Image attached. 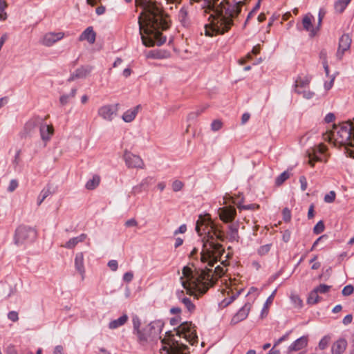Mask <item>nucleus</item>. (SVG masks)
<instances>
[{
    "instance_id": "0e129e2a",
    "label": "nucleus",
    "mask_w": 354,
    "mask_h": 354,
    "mask_svg": "<svg viewBox=\"0 0 354 354\" xmlns=\"http://www.w3.org/2000/svg\"><path fill=\"white\" fill-rule=\"evenodd\" d=\"M353 320V316L352 315L349 314L344 317V318L342 320V322L344 325H348L352 322Z\"/></svg>"
},
{
    "instance_id": "f8f14e48",
    "label": "nucleus",
    "mask_w": 354,
    "mask_h": 354,
    "mask_svg": "<svg viewBox=\"0 0 354 354\" xmlns=\"http://www.w3.org/2000/svg\"><path fill=\"white\" fill-rule=\"evenodd\" d=\"M351 38L348 34H344L339 38V46L336 53L337 59H341L344 53L348 50L351 44Z\"/></svg>"
},
{
    "instance_id": "9b49d317",
    "label": "nucleus",
    "mask_w": 354,
    "mask_h": 354,
    "mask_svg": "<svg viewBox=\"0 0 354 354\" xmlns=\"http://www.w3.org/2000/svg\"><path fill=\"white\" fill-rule=\"evenodd\" d=\"M239 223H231L227 225V232L225 233V241L230 242H239L240 236L239 234Z\"/></svg>"
},
{
    "instance_id": "7ed1b4c3",
    "label": "nucleus",
    "mask_w": 354,
    "mask_h": 354,
    "mask_svg": "<svg viewBox=\"0 0 354 354\" xmlns=\"http://www.w3.org/2000/svg\"><path fill=\"white\" fill-rule=\"evenodd\" d=\"M324 140H334L345 146L346 156L354 158V126L350 122L334 125L330 132L324 136Z\"/></svg>"
},
{
    "instance_id": "680f3d73",
    "label": "nucleus",
    "mask_w": 354,
    "mask_h": 354,
    "mask_svg": "<svg viewBox=\"0 0 354 354\" xmlns=\"http://www.w3.org/2000/svg\"><path fill=\"white\" fill-rule=\"evenodd\" d=\"M187 230V226L185 224L181 225L177 230L174 231V235L178 234V233H185Z\"/></svg>"
},
{
    "instance_id": "79ce46f5",
    "label": "nucleus",
    "mask_w": 354,
    "mask_h": 354,
    "mask_svg": "<svg viewBox=\"0 0 354 354\" xmlns=\"http://www.w3.org/2000/svg\"><path fill=\"white\" fill-rule=\"evenodd\" d=\"M223 127V122L220 120H214L211 124V129L213 131L220 130Z\"/></svg>"
},
{
    "instance_id": "7c9ffc66",
    "label": "nucleus",
    "mask_w": 354,
    "mask_h": 354,
    "mask_svg": "<svg viewBox=\"0 0 354 354\" xmlns=\"http://www.w3.org/2000/svg\"><path fill=\"white\" fill-rule=\"evenodd\" d=\"M318 292L316 291V290L314 288L313 290H312L307 299V302L309 304H315L319 301V297L318 295Z\"/></svg>"
},
{
    "instance_id": "58836bf2",
    "label": "nucleus",
    "mask_w": 354,
    "mask_h": 354,
    "mask_svg": "<svg viewBox=\"0 0 354 354\" xmlns=\"http://www.w3.org/2000/svg\"><path fill=\"white\" fill-rule=\"evenodd\" d=\"M237 205V207L240 209H256L259 207V205L257 204H249V205H241L240 203H235Z\"/></svg>"
},
{
    "instance_id": "6ab92c4d",
    "label": "nucleus",
    "mask_w": 354,
    "mask_h": 354,
    "mask_svg": "<svg viewBox=\"0 0 354 354\" xmlns=\"http://www.w3.org/2000/svg\"><path fill=\"white\" fill-rule=\"evenodd\" d=\"M39 131L41 140L46 142L50 140L54 132V129L52 125L42 123L39 127Z\"/></svg>"
},
{
    "instance_id": "052dcab7",
    "label": "nucleus",
    "mask_w": 354,
    "mask_h": 354,
    "mask_svg": "<svg viewBox=\"0 0 354 354\" xmlns=\"http://www.w3.org/2000/svg\"><path fill=\"white\" fill-rule=\"evenodd\" d=\"M143 190V187L140 186V184H138L133 187L132 193L133 194H137L141 193Z\"/></svg>"
},
{
    "instance_id": "1a4fd4ad",
    "label": "nucleus",
    "mask_w": 354,
    "mask_h": 354,
    "mask_svg": "<svg viewBox=\"0 0 354 354\" xmlns=\"http://www.w3.org/2000/svg\"><path fill=\"white\" fill-rule=\"evenodd\" d=\"M124 158L126 165L129 168L143 169L145 167V163L142 159L137 155L125 151Z\"/></svg>"
},
{
    "instance_id": "bf43d9fd",
    "label": "nucleus",
    "mask_w": 354,
    "mask_h": 354,
    "mask_svg": "<svg viewBox=\"0 0 354 354\" xmlns=\"http://www.w3.org/2000/svg\"><path fill=\"white\" fill-rule=\"evenodd\" d=\"M6 354H18L14 345H9L6 348Z\"/></svg>"
},
{
    "instance_id": "49530a36",
    "label": "nucleus",
    "mask_w": 354,
    "mask_h": 354,
    "mask_svg": "<svg viewBox=\"0 0 354 354\" xmlns=\"http://www.w3.org/2000/svg\"><path fill=\"white\" fill-rule=\"evenodd\" d=\"M354 288L352 285H347L343 288L342 293L344 296H349L353 294Z\"/></svg>"
},
{
    "instance_id": "20e7f679",
    "label": "nucleus",
    "mask_w": 354,
    "mask_h": 354,
    "mask_svg": "<svg viewBox=\"0 0 354 354\" xmlns=\"http://www.w3.org/2000/svg\"><path fill=\"white\" fill-rule=\"evenodd\" d=\"M163 326L164 323L160 320L151 322L139 332L137 336L138 342L142 346H145L151 342H156L158 339L161 338L160 334Z\"/></svg>"
},
{
    "instance_id": "4be33fe9",
    "label": "nucleus",
    "mask_w": 354,
    "mask_h": 354,
    "mask_svg": "<svg viewBox=\"0 0 354 354\" xmlns=\"http://www.w3.org/2000/svg\"><path fill=\"white\" fill-rule=\"evenodd\" d=\"M308 339L306 337H301L293 342L288 347V351H299L307 346Z\"/></svg>"
},
{
    "instance_id": "2f4dec72",
    "label": "nucleus",
    "mask_w": 354,
    "mask_h": 354,
    "mask_svg": "<svg viewBox=\"0 0 354 354\" xmlns=\"http://www.w3.org/2000/svg\"><path fill=\"white\" fill-rule=\"evenodd\" d=\"M181 303L184 304V306L189 313H192L194 311L195 305L192 303L189 298L183 297Z\"/></svg>"
},
{
    "instance_id": "4468645a",
    "label": "nucleus",
    "mask_w": 354,
    "mask_h": 354,
    "mask_svg": "<svg viewBox=\"0 0 354 354\" xmlns=\"http://www.w3.org/2000/svg\"><path fill=\"white\" fill-rule=\"evenodd\" d=\"M92 70L93 66H82L75 71V72L71 75L68 80L71 82L77 78H85L91 73Z\"/></svg>"
},
{
    "instance_id": "c756f323",
    "label": "nucleus",
    "mask_w": 354,
    "mask_h": 354,
    "mask_svg": "<svg viewBox=\"0 0 354 354\" xmlns=\"http://www.w3.org/2000/svg\"><path fill=\"white\" fill-rule=\"evenodd\" d=\"M100 181V178L98 176H93L91 179L86 182L85 187L88 190H93L99 185Z\"/></svg>"
},
{
    "instance_id": "b1692460",
    "label": "nucleus",
    "mask_w": 354,
    "mask_h": 354,
    "mask_svg": "<svg viewBox=\"0 0 354 354\" xmlns=\"http://www.w3.org/2000/svg\"><path fill=\"white\" fill-rule=\"evenodd\" d=\"M311 81V77L309 76H299L295 82V88H299L300 89L302 88H308L309 84Z\"/></svg>"
},
{
    "instance_id": "4c0bfd02",
    "label": "nucleus",
    "mask_w": 354,
    "mask_h": 354,
    "mask_svg": "<svg viewBox=\"0 0 354 354\" xmlns=\"http://www.w3.org/2000/svg\"><path fill=\"white\" fill-rule=\"evenodd\" d=\"M290 299L292 302L293 303L295 307L301 308L302 307L303 303L302 300L300 299V297L297 295H292L290 296Z\"/></svg>"
},
{
    "instance_id": "13d9d810",
    "label": "nucleus",
    "mask_w": 354,
    "mask_h": 354,
    "mask_svg": "<svg viewBox=\"0 0 354 354\" xmlns=\"http://www.w3.org/2000/svg\"><path fill=\"white\" fill-rule=\"evenodd\" d=\"M137 225H138V222L134 218L129 219V220H127L125 222V226L127 227H135V226H137Z\"/></svg>"
},
{
    "instance_id": "0eeeda50",
    "label": "nucleus",
    "mask_w": 354,
    "mask_h": 354,
    "mask_svg": "<svg viewBox=\"0 0 354 354\" xmlns=\"http://www.w3.org/2000/svg\"><path fill=\"white\" fill-rule=\"evenodd\" d=\"M161 342L163 344L161 350L165 351L167 354H181L182 351L188 348L187 345L179 343L178 341L174 339L167 341L164 338L161 340Z\"/></svg>"
},
{
    "instance_id": "603ef678",
    "label": "nucleus",
    "mask_w": 354,
    "mask_h": 354,
    "mask_svg": "<svg viewBox=\"0 0 354 354\" xmlns=\"http://www.w3.org/2000/svg\"><path fill=\"white\" fill-rule=\"evenodd\" d=\"M283 220L285 221H289L291 218V212L290 209L287 207L284 208L283 209Z\"/></svg>"
},
{
    "instance_id": "a878e982",
    "label": "nucleus",
    "mask_w": 354,
    "mask_h": 354,
    "mask_svg": "<svg viewBox=\"0 0 354 354\" xmlns=\"http://www.w3.org/2000/svg\"><path fill=\"white\" fill-rule=\"evenodd\" d=\"M140 109V105L136 106L133 109H129L125 111L122 115V120L126 122H132L136 115L138 114V109Z\"/></svg>"
},
{
    "instance_id": "a211bd4d",
    "label": "nucleus",
    "mask_w": 354,
    "mask_h": 354,
    "mask_svg": "<svg viewBox=\"0 0 354 354\" xmlns=\"http://www.w3.org/2000/svg\"><path fill=\"white\" fill-rule=\"evenodd\" d=\"M347 347V341L341 337L335 341L331 346V354H342Z\"/></svg>"
},
{
    "instance_id": "412c9836",
    "label": "nucleus",
    "mask_w": 354,
    "mask_h": 354,
    "mask_svg": "<svg viewBox=\"0 0 354 354\" xmlns=\"http://www.w3.org/2000/svg\"><path fill=\"white\" fill-rule=\"evenodd\" d=\"M75 267L81 275L82 279L84 280L85 277V268L84 264V254L82 252L76 254L75 257Z\"/></svg>"
},
{
    "instance_id": "e2e57ef3",
    "label": "nucleus",
    "mask_w": 354,
    "mask_h": 354,
    "mask_svg": "<svg viewBox=\"0 0 354 354\" xmlns=\"http://www.w3.org/2000/svg\"><path fill=\"white\" fill-rule=\"evenodd\" d=\"M290 332H288L286 333L284 335H283L281 337H280L279 339H277V341L274 343V347H275L276 346H277L278 344H279L281 342H282L283 341H285L288 339V336H289V334H290Z\"/></svg>"
},
{
    "instance_id": "f704fd0d",
    "label": "nucleus",
    "mask_w": 354,
    "mask_h": 354,
    "mask_svg": "<svg viewBox=\"0 0 354 354\" xmlns=\"http://www.w3.org/2000/svg\"><path fill=\"white\" fill-rule=\"evenodd\" d=\"M132 322H133V333L136 334V336H138V335L139 334V332L141 331V329L140 328V326L141 324L140 319L138 318V317L135 316L132 319Z\"/></svg>"
},
{
    "instance_id": "2eb2a0df",
    "label": "nucleus",
    "mask_w": 354,
    "mask_h": 354,
    "mask_svg": "<svg viewBox=\"0 0 354 354\" xmlns=\"http://www.w3.org/2000/svg\"><path fill=\"white\" fill-rule=\"evenodd\" d=\"M37 120L35 119H31L28 120L24 125V129L19 133V137L21 138H26L30 136L35 131L37 126Z\"/></svg>"
},
{
    "instance_id": "6e6d98bb",
    "label": "nucleus",
    "mask_w": 354,
    "mask_h": 354,
    "mask_svg": "<svg viewBox=\"0 0 354 354\" xmlns=\"http://www.w3.org/2000/svg\"><path fill=\"white\" fill-rule=\"evenodd\" d=\"M108 266L112 271H116L118 268V263L116 260H110L108 262Z\"/></svg>"
},
{
    "instance_id": "473e14b6",
    "label": "nucleus",
    "mask_w": 354,
    "mask_h": 354,
    "mask_svg": "<svg viewBox=\"0 0 354 354\" xmlns=\"http://www.w3.org/2000/svg\"><path fill=\"white\" fill-rule=\"evenodd\" d=\"M276 292H277V290H274L272 292V293L266 299L264 306L262 309V313H261L262 315H263L264 313H266V314L268 313V306L272 303Z\"/></svg>"
},
{
    "instance_id": "f257e3e1",
    "label": "nucleus",
    "mask_w": 354,
    "mask_h": 354,
    "mask_svg": "<svg viewBox=\"0 0 354 354\" xmlns=\"http://www.w3.org/2000/svg\"><path fill=\"white\" fill-rule=\"evenodd\" d=\"M196 231L200 236L206 234L203 239L201 256V261L207 263V266L204 269L195 268L194 270L185 266L180 279L187 294L197 297L198 295L206 292L218 278L225 274L227 265L223 261L221 265L216 266L214 270L212 269L224 252L223 245L214 241L215 238L221 241H225V232L221 226L214 223L209 217L200 216L196 221Z\"/></svg>"
},
{
    "instance_id": "f03ea898",
    "label": "nucleus",
    "mask_w": 354,
    "mask_h": 354,
    "mask_svg": "<svg viewBox=\"0 0 354 354\" xmlns=\"http://www.w3.org/2000/svg\"><path fill=\"white\" fill-rule=\"evenodd\" d=\"M136 4L142 8L138 18L142 44L151 47L165 44L167 39L161 31L169 28V19L161 4L156 0H136Z\"/></svg>"
},
{
    "instance_id": "69168bd1",
    "label": "nucleus",
    "mask_w": 354,
    "mask_h": 354,
    "mask_svg": "<svg viewBox=\"0 0 354 354\" xmlns=\"http://www.w3.org/2000/svg\"><path fill=\"white\" fill-rule=\"evenodd\" d=\"M335 115L332 113H328L324 118V120L327 123L332 122L335 120Z\"/></svg>"
},
{
    "instance_id": "774afa93",
    "label": "nucleus",
    "mask_w": 354,
    "mask_h": 354,
    "mask_svg": "<svg viewBox=\"0 0 354 354\" xmlns=\"http://www.w3.org/2000/svg\"><path fill=\"white\" fill-rule=\"evenodd\" d=\"M282 239L285 243H287L290 239V232L289 230H286L282 236Z\"/></svg>"
},
{
    "instance_id": "09e8293b",
    "label": "nucleus",
    "mask_w": 354,
    "mask_h": 354,
    "mask_svg": "<svg viewBox=\"0 0 354 354\" xmlns=\"http://www.w3.org/2000/svg\"><path fill=\"white\" fill-rule=\"evenodd\" d=\"M19 183L18 181L15 179H12L10 180V184L7 188L8 192H14L18 187Z\"/></svg>"
},
{
    "instance_id": "de8ad7c7",
    "label": "nucleus",
    "mask_w": 354,
    "mask_h": 354,
    "mask_svg": "<svg viewBox=\"0 0 354 354\" xmlns=\"http://www.w3.org/2000/svg\"><path fill=\"white\" fill-rule=\"evenodd\" d=\"M330 288V286L326 285V284H320L319 286L315 288L316 291H317L319 293H326Z\"/></svg>"
},
{
    "instance_id": "4d7b16f0",
    "label": "nucleus",
    "mask_w": 354,
    "mask_h": 354,
    "mask_svg": "<svg viewBox=\"0 0 354 354\" xmlns=\"http://www.w3.org/2000/svg\"><path fill=\"white\" fill-rule=\"evenodd\" d=\"M325 12L322 11V10H320L318 15V23H317V27L316 28L317 31L319 30V27L321 26L322 19L324 17Z\"/></svg>"
},
{
    "instance_id": "5fc2aeb1",
    "label": "nucleus",
    "mask_w": 354,
    "mask_h": 354,
    "mask_svg": "<svg viewBox=\"0 0 354 354\" xmlns=\"http://www.w3.org/2000/svg\"><path fill=\"white\" fill-rule=\"evenodd\" d=\"M187 16V10L185 8H182L178 14V18L180 19L181 21H185Z\"/></svg>"
},
{
    "instance_id": "72a5a7b5",
    "label": "nucleus",
    "mask_w": 354,
    "mask_h": 354,
    "mask_svg": "<svg viewBox=\"0 0 354 354\" xmlns=\"http://www.w3.org/2000/svg\"><path fill=\"white\" fill-rule=\"evenodd\" d=\"M290 174L288 171H285L281 173L275 180V184L277 186L282 185L288 178H289Z\"/></svg>"
},
{
    "instance_id": "a19ab883",
    "label": "nucleus",
    "mask_w": 354,
    "mask_h": 354,
    "mask_svg": "<svg viewBox=\"0 0 354 354\" xmlns=\"http://www.w3.org/2000/svg\"><path fill=\"white\" fill-rule=\"evenodd\" d=\"M270 248L271 244H266L259 247V248L257 250V252L259 255L263 256L268 253V252L270 250Z\"/></svg>"
},
{
    "instance_id": "8fccbe9b",
    "label": "nucleus",
    "mask_w": 354,
    "mask_h": 354,
    "mask_svg": "<svg viewBox=\"0 0 354 354\" xmlns=\"http://www.w3.org/2000/svg\"><path fill=\"white\" fill-rule=\"evenodd\" d=\"M8 318L12 322H17L19 319L18 313L16 311H10L8 314Z\"/></svg>"
},
{
    "instance_id": "f3484780",
    "label": "nucleus",
    "mask_w": 354,
    "mask_h": 354,
    "mask_svg": "<svg viewBox=\"0 0 354 354\" xmlns=\"http://www.w3.org/2000/svg\"><path fill=\"white\" fill-rule=\"evenodd\" d=\"M326 147L324 145H319L317 149L313 150V153L308 154V163L314 167L315 162L322 161V155L324 153Z\"/></svg>"
},
{
    "instance_id": "9d476101",
    "label": "nucleus",
    "mask_w": 354,
    "mask_h": 354,
    "mask_svg": "<svg viewBox=\"0 0 354 354\" xmlns=\"http://www.w3.org/2000/svg\"><path fill=\"white\" fill-rule=\"evenodd\" d=\"M220 219L224 223H232L236 216V211L234 207L225 206L218 209Z\"/></svg>"
},
{
    "instance_id": "6e6552de",
    "label": "nucleus",
    "mask_w": 354,
    "mask_h": 354,
    "mask_svg": "<svg viewBox=\"0 0 354 354\" xmlns=\"http://www.w3.org/2000/svg\"><path fill=\"white\" fill-rule=\"evenodd\" d=\"M118 105V104L104 105L98 109L97 113L104 120L111 121L117 114Z\"/></svg>"
},
{
    "instance_id": "864d4df0",
    "label": "nucleus",
    "mask_w": 354,
    "mask_h": 354,
    "mask_svg": "<svg viewBox=\"0 0 354 354\" xmlns=\"http://www.w3.org/2000/svg\"><path fill=\"white\" fill-rule=\"evenodd\" d=\"M133 273L132 272H127L123 275V280L129 283L133 280Z\"/></svg>"
},
{
    "instance_id": "393cba45",
    "label": "nucleus",
    "mask_w": 354,
    "mask_h": 354,
    "mask_svg": "<svg viewBox=\"0 0 354 354\" xmlns=\"http://www.w3.org/2000/svg\"><path fill=\"white\" fill-rule=\"evenodd\" d=\"M86 238V234H81L80 236L71 238L68 240L64 245L63 247L68 248V249H72L75 248L79 243L83 242Z\"/></svg>"
},
{
    "instance_id": "cd10ccee",
    "label": "nucleus",
    "mask_w": 354,
    "mask_h": 354,
    "mask_svg": "<svg viewBox=\"0 0 354 354\" xmlns=\"http://www.w3.org/2000/svg\"><path fill=\"white\" fill-rule=\"evenodd\" d=\"M295 92L298 95H302L303 97L306 100H310L314 97L315 93L308 88H295Z\"/></svg>"
},
{
    "instance_id": "39448f33",
    "label": "nucleus",
    "mask_w": 354,
    "mask_h": 354,
    "mask_svg": "<svg viewBox=\"0 0 354 354\" xmlns=\"http://www.w3.org/2000/svg\"><path fill=\"white\" fill-rule=\"evenodd\" d=\"M37 236V230L24 224L17 227L13 234V243L17 246H21L34 242Z\"/></svg>"
},
{
    "instance_id": "c03bdc74",
    "label": "nucleus",
    "mask_w": 354,
    "mask_h": 354,
    "mask_svg": "<svg viewBox=\"0 0 354 354\" xmlns=\"http://www.w3.org/2000/svg\"><path fill=\"white\" fill-rule=\"evenodd\" d=\"M153 180V177L147 176L140 182V186L143 187L144 190H146L149 185L152 183Z\"/></svg>"
},
{
    "instance_id": "e433bc0d",
    "label": "nucleus",
    "mask_w": 354,
    "mask_h": 354,
    "mask_svg": "<svg viewBox=\"0 0 354 354\" xmlns=\"http://www.w3.org/2000/svg\"><path fill=\"white\" fill-rule=\"evenodd\" d=\"M330 337L329 335H325L319 342V348L320 350H324L328 345Z\"/></svg>"
},
{
    "instance_id": "a18cd8bd",
    "label": "nucleus",
    "mask_w": 354,
    "mask_h": 354,
    "mask_svg": "<svg viewBox=\"0 0 354 354\" xmlns=\"http://www.w3.org/2000/svg\"><path fill=\"white\" fill-rule=\"evenodd\" d=\"M335 192L334 191H330L328 194H326L324 196V201L326 203H332L335 199Z\"/></svg>"
},
{
    "instance_id": "423d86ee",
    "label": "nucleus",
    "mask_w": 354,
    "mask_h": 354,
    "mask_svg": "<svg viewBox=\"0 0 354 354\" xmlns=\"http://www.w3.org/2000/svg\"><path fill=\"white\" fill-rule=\"evenodd\" d=\"M176 335L183 337L192 345L198 343V336L195 330V326L192 322H185L182 323L176 329Z\"/></svg>"
},
{
    "instance_id": "bb28decb",
    "label": "nucleus",
    "mask_w": 354,
    "mask_h": 354,
    "mask_svg": "<svg viewBox=\"0 0 354 354\" xmlns=\"http://www.w3.org/2000/svg\"><path fill=\"white\" fill-rule=\"evenodd\" d=\"M128 320V316L124 314L118 319H114L109 322V328L110 329H115L123 326Z\"/></svg>"
},
{
    "instance_id": "c9c22d12",
    "label": "nucleus",
    "mask_w": 354,
    "mask_h": 354,
    "mask_svg": "<svg viewBox=\"0 0 354 354\" xmlns=\"http://www.w3.org/2000/svg\"><path fill=\"white\" fill-rule=\"evenodd\" d=\"M51 194L50 189H44L38 197L37 203L40 205L41 203Z\"/></svg>"
},
{
    "instance_id": "c85d7f7f",
    "label": "nucleus",
    "mask_w": 354,
    "mask_h": 354,
    "mask_svg": "<svg viewBox=\"0 0 354 354\" xmlns=\"http://www.w3.org/2000/svg\"><path fill=\"white\" fill-rule=\"evenodd\" d=\"M351 0H337L334 4V8L338 13H342L346 9Z\"/></svg>"
},
{
    "instance_id": "dca6fc26",
    "label": "nucleus",
    "mask_w": 354,
    "mask_h": 354,
    "mask_svg": "<svg viewBox=\"0 0 354 354\" xmlns=\"http://www.w3.org/2000/svg\"><path fill=\"white\" fill-rule=\"evenodd\" d=\"M251 305L249 303L245 304L239 311L234 315L231 320L232 324H236L247 318L250 310Z\"/></svg>"
},
{
    "instance_id": "338daca9",
    "label": "nucleus",
    "mask_w": 354,
    "mask_h": 354,
    "mask_svg": "<svg viewBox=\"0 0 354 354\" xmlns=\"http://www.w3.org/2000/svg\"><path fill=\"white\" fill-rule=\"evenodd\" d=\"M70 97L68 95H63L59 98V102L62 105H65L68 102Z\"/></svg>"
},
{
    "instance_id": "aec40b11",
    "label": "nucleus",
    "mask_w": 354,
    "mask_h": 354,
    "mask_svg": "<svg viewBox=\"0 0 354 354\" xmlns=\"http://www.w3.org/2000/svg\"><path fill=\"white\" fill-rule=\"evenodd\" d=\"M96 34L92 26L86 28L79 37L80 41H87L93 44L95 41Z\"/></svg>"
},
{
    "instance_id": "ea45409f",
    "label": "nucleus",
    "mask_w": 354,
    "mask_h": 354,
    "mask_svg": "<svg viewBox=\"0 0 354 354\" xmlns=\"http://www.w3.org/2000/svg\"><path fill=\"white\" fill-rule=\"evenodd\" d=\"M324 224L322 221H319L314 227L313 228V232L315 234H321L324 230Z\"/></svg>"
},
{
    "instance_id": "37998d69",
    "label": "nucleus",
    "mask_w": 354,
    "mask_h": 354,
    "mask_svg": "<svg viewBox=\"0 0 354 354\" xmlns=\"http://www.w3.org/2000/svg\"><path fill=\"white\" fill-rule=\"evenodd\" d=\"M184 186V184L182 181L176 180L172 183L171 187L174 192H179L180 191Z\"/></svg>"
},
{
    "instance_id": "5701e85b",
    "label": "nucleus",
    "mask_w": 354,
    "mask_h": 354,
    "mask_svg": "<svg viewBox=\"0 0 354 354\" xmlns=\"http://www.w3.org/2000/svg\"><path fill=\"white\" fill-rule=\"evenodd\" d=\"M312 18L313 16L306 15L302 19V25L304 29L310 32V35L311 37H314L316 35L317 30L313 26Z\"/></svg>"
},
{
    "instance_id": "3c124183",
    "label": "nucleus",
    "mask_w": 354,
    "mask_h": 354,
    "mask_svg": "<svg viewBox=\"0 0 354 354\" xmlns=\"http://www.w3.org/2000/svg\"><path fill=\"white\" fill-rule=\"evenodd\" d=\"M299 180L301 184V189L305 191L308 186L306 178L304 176H301Z\"/></svg>"
},
{
    "instance_id": "ddd939ff",
    "label": "nucleus",
    "mask_w": 354,
    "mask_h": 354,
    "mask_svg": "<svg viewBox=\"0 0 354 354\" xmlns=\"http://www.w3.org/2000/svg\"><path fill=\"white\" fill-rule=\"evenodd\" d=\"M64 36V32H48L46 33L42 39V44L46 46H51L55 42L61 40Z\"/></svg>"
}]
</instances>
